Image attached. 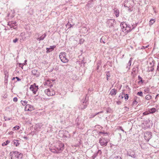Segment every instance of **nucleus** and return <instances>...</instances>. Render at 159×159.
Masks as SVG:
<instances>
[{"instance_id":"9","label":"nucleus","mask_w":159,"mask_h":159,"mask_svg":"<svg viewBox=\"0 0 159 159\" xmlns=\"http://www.w3.org/2000/svg\"><path fill=\"white\" fill-rule=\"evenodd\" d=\"M127 155L133 158H135L136 157L135 152L132 151L131 150L127 152Z\"/></svg>"},{"instance_id":"58","label":"nucleus","mask_w":159,"mask_h":159,"mask_svg":"<svg viewBox=\"0 0 159 159\" xmlns=\"http://www.w3.org/2000/svg\"><path fill=\"white\" fill-rule=\"evenodd\" d=\"M108 112H109V109H107L106 110V113H108Z\"/></svg>"},{"instance_id":"11","label":"nucleus","mask_w":159,"mask_h":159,"mask_svg":"<svg viewBox=\"0 0 159 159\" xmlns=\"http://www.w3.org/2000/svg\"><path fill=\"white\" fill-rule=\"evenodd\" d=\"M58 147L57 148L58 150L61 151L64 149V145L63 143L59 142L58 143Z\"/></svg>"},{"instance_id":"7","label":"nucleus","mask_w":159,"mask_h":159,"mask_svg":"<svg viewBox=\"0 0 159 159\" xmlns=\"http://www.w3.org/2000/svg\"><path fill=\"white\" fill-rule=\"evenodd\" d=\"M152 137V133L150 132H147L145 133L144 137L145 139L147 141H148Z\"/></svg>"},{"instance_id":"36","label":"nucleus","mask_w":159,"mask_h":159,"mask_svg":"<svg viewBox=\"0 0 159 159\" xmlns=\"http://www.w3.org/2000/svg\"><path fill=\"white\" fill-rule=\"evenodd\" d=\"M113 159H122L120 156H117L114 157Z\"/></svg>"},{"instance_id":"2","label":"nucleus","mask_w":159,"mask_h":159,"mask_svg":"<svg viewBox=\"0 0 159 159\" xmlns=\"http://www.w3.org/2000/svg\"><path fill=\"white\" fill-rule=\"evenodd\" d=\"M61 61L64 63H66L68 62V60L66 58V53L65 52H61L59 55Z\"/></svg>"},{"instance_id":"32","label":"nucleus","mask_w":159,"mask_h":159,"mask_svg":"<svg viewBox=\"0 0 159 159\" xmlns=\"http://www.w3.org/2000/svg\"><path fill=\"white\" fill-rule=\"evenodd\" d=\"M137 95L141 97L143 96V93L141 91H140L137 93Z\"/></svg>"},{"instance_id":"43","label":"nucleus","mask_w":159,"mask_h":159,"mask_svg":"<svg viewBox=\"0 0 159 159\" xmlns=\"http://www.w3.org/2000/svg\"><path fill=\"white\" fill-rule=\"evenodd\" d=\"M18 40V39L17 38H16L15 39L13 40V42L14 43H16Z\"/></svg>"},{"instance_id":"42","label":"nucleus","mask_w":159,"mask_h":159,"mask_svg":"<svg viewBox=\"0 0 159 159\" xmlns=\"http://www.w3.org/2000/svg\"><path fill=\"white\" fill-rule=\"evenodd\" d=\"M18 100V99L17 97H15L13 99V101L14 102H16Z\"/></svg>"},{"instance_id":"28","label":"nucleus","mask_w":159,"mask_h":159,"mask_svg":"<svg viewBox=\"0 0 159 159\" xmlns=\"http://www.w3.org/2000/svg\"><path fill=\"white\" fill-rule=\"evenodd\" d=\"M51 80H47L46 81L45 83V85H48L50 84L51 83Z\"/></svg>"},{"instance_id":"60","label":"nucleus","mask_w":159,"mask_h":159,"mask_svg":"<svg viewBox=\"0 0 159 159\" xmlns=\"http://www.w3.org/2000/svg\"><path fill=\"white\" fill-rule=\"evenodd\" d=\"M48 86H49L50 87H51L53 86V85L52 84H50L49 85H48Z\"/></svg>"},{"instance_id":"38","label":"nucleus","mask_w":159,"mask_h":159,"mask_svg":"<svg viewBox=\"0 0 159 159\" xmlns=\"http://www.w3.org/2000/svg\"><path fill=\"white\" fill-rule=\"evenodd\" d=\"M129 98V95L127 94H126L125 96V100H127Z\"/></svg>"},{"instance_id":"22","label":"nucleus","mask_w":159,"mask_h":159,"mask_svg":"<svg viewBox=\"0 0 159 159\" xmlns=\"http://www.w3.org/2000/svg\"><path fill=\"white\" fill-rule=\"evenodd\" d=\"M37 72H38L37 70L35 69H34V70H32V74L33 75H36V76H37L38 75L37 73Z\"/></svg>"},{"instance_id":"6","label":"nucleus","mask_w":159,"mask_h":159,"mask_svg":"<svg viewBox=\"0 0 159 159\" xmlns=\"http://www.w3.org/2000/svg\"><path fill=\"white\" fill-rule=\"evenodd\" d=\"M13 154L14 156L15 159H21L22 157V154L19 152L16 151L13 152Z\"/></svg>"},{"instance_id":"23","label":"nucleus","mask_w":159,"mask_h":159,"mask_svg":"<svg viewBox=\"0 0 159 159\" xmlns=\"http://www.w3.org/2000/svg\"><path fill=\"white\" fill-rule=\"evenodd\" d=\"M155 21L154 19H152L149 21V25H152Z\"/></svg>"},{"instance_id":"13","label":"nucleus","mask_w":159,"mask_h":159,"mask_svg":"<svg viewBox=\"0 0 159 159\" xmlns=\"http://www.w3.org/2000/svg\"><path fill=\"white\" fill-rule=\"evenodd\" d=\"M115 20L110 19L107 21V23L108 24L109 27H111L113 26L115 23Z\"/></svg>"},{"instance_id":"37","label":"nucleus","mask_w":159,"mask_h":159,"mask_svg":"<svg viewBox=\"0 0 159 159\" xmlns=\"http://www.w3.org/2000/svg\"><path fill=\"white\" fill-rule=\"evenodd\" d=\"M155 61L153 60L152 62L150 63V64L151 66H154Z\"/></svg>"},{"instance_id":"31","label":"nucleus","mask_w":159,"mask_h":159,"mask_svg":"<svg viewBox=\"0 0 159 159\" xmlns=\"http://www.w3.org/2000/svg\"><path fill=\"white\" fill-rule=\"evenodd\" d=\"M21 102L22 104L23 105H25L27 103V101L26 100H25L24 101H21Z\"/></svg>"},{"instance_id":"35","label":"nucleus","mask_w":159,"mask_h":159,"mask_svg":"<svg viewBox=\"0 0 159 159\" xmlns=\"http://www.w3.org/2000/svg\"><path fill=\"white\" fill-rule=\"evenodd\" d=\"M14 129L13 130H17L19 129L20 127L18 126H16L13 128Z\"/></svg>"},{"instance_id":"49","label":"nucleus","mask_w":159,"mask_h":159,"mask_svg":"<svg viewBox=\"0 0 159 159\" xmlns=\"http://www.w3.org/2000/svg\"><path fill=\"white\" fill-rule=\"evenodd\" d=\"M10 24H13V25H16V22L15 21L14 22H10Z\"/></svg>"},{"instance_id":"46","label":"nucleus","mask_w":159,"mask_h":159,"mask_svg":"<svg viewBox=\"0 0 159 159\" xmlns=\"http://www.w3.org/2000/svg\"><path fill=\"white\" fill-rule=\"evenodd\" d=\"M119 129H120V130H122L123 132H124V131L123 129L122 128V127L121 126H120L119 127Z\"/></svg>"},{"instance_id":"24","label":"nucleus","mask_w":159,"mask_h":159,"mask_svg":"<svg viewBox=\"0 0 159 159\" xmlns=\"http://www.w3.org/2000/svg\"><path fill=\"white\" fill-rule=\"evenodd\" d=\"M154 66H151V67H148V72L152 71L154 70Z\"/></svg>"},{"instance_id":"16","label":"nucleus","mask_w":159,"mask_h":159,"mask_svg":"<svg viewBox=\"0 0 159 159\" xmlns=\"http://www.w3.org/2000/svg\"><path fill=\"white\" fill-rule=\"evenodd\" d=\"M117 93L116 90L114 89H112L110 91V94L112 95H116Z\"/></svg>"},{"instance_id":"33","label":"nucleus","mask_w":159,"mask_h":159,"mask_svg":"<svg viewBox=\"0 0 159 159\" xmlns=\"http://www.w3.org/2000/svg\"><path fill=\"white\" fill-rule=\"evenodd\" d=\"M56 47V46L55 45H53L52 46H50V47L49 48L51 50V51L53 50L54 48Z\"/></svg>"},{"instance_id":"4","label":"nucleus","mask_w":159,"mask_h":159,"mask_svg":"<svg viewBox=\"0 0 159 159\" xmlns=\"http://www.w3.org/2000/svg\"><path fill=\"white\" fill-rule=\"evenodd\" d=\"M86 98L84 99H83V101L82 103L80 105L79 107L80 109L81 110H83L85 109L87 106L88 103L87 102L85 101Z\"/></svg>"},{"instance_id":"15","label":"nucleus","mask_w":159,"mask_h":159,"mask_svg":"<svg viewBox=\"0 0 159 159\" xmlns=\"http://www.w3.org/2000/svg\"><path fill=\"white\" fill-rule=\"evenodd\" d=\"M114 14H115L116 17H118L119 16V11L117 8H115L114 9Z\"/></svg>"},{"instance_id":"26","label":"nucleus","mask_w":159,"mask_h":159,"mask_svg":"<svg viewBox=\"0 0 159 159\" xmlns=\"http://www.w3.org/2000/svg\"><path fill=\"white\" fill-rule=\"evenodd\" d=\"M156 109L155 108H152L150 109L149 112L151 113H153L156 111Z\"/></svg>"},{"instance_id":"30","label":"nucleus","mask_w":159,"mask_h":159,"mask_svg":"<svg viewBox=\"0 0 159 159\" xmlns=\"http://www.w3.org/2000/svg\"><path fill=\"white\" fill-rule=\"evenodd\" d=\"M26 62H27V60H25V62L24 63H23V64H22V63H20V66H19L20 67H21V66H21V68L22 69H23V66H24V65H25L26 64Z\"/></svg>"},{"instance_id":"12","label":"nucleus","mask_w":159,"mask_h":159,"mask_svg":"<svg viewBox=\"0 0 159 159\" xmlns=\"http://www.w3.org/2000/svg\"><path fill=\"white\" fill-rule=\"evenodd\" d=\"M120 26L121 27L122 31L125 33H126V24L124 22H123L120 23Z\"/></svg>"},{"instance_id":"29","label":"nucleus","mask_w":159,"mask_h":159,"mask_svg":"<svg viewBox=\"0 0 159 159\" xmlns=\"http://www.w3.org/2000/svg\"><path fill=\"white\" fill-rule=\"evenodd\" d=\"M47 35V34L46 33H44V34L42 35L40 37V38H41V40H43L44 38H45Z\"/></svg>"},{"instance_id":"8","label":"nucleus","mask_w":159,"mask_h":159,"mask_svg":"<svg viewBox=\"0 0 159 159\" xmlns=\"http://www.w3.org/2000/svg\"><path fill=\"white\" fill-rule=\"evenodd\" d=\"M44 93L45 94L47 95L48 96H51L54 95L55 94V92L52 90H51L49 89H47L44 90Z\"/></svg>"},{"instance_id":"41","label":"nucleus","mask_w":159,"mask_h":159,"mask_svg":"<svg viewBox=\"0 0 159 159\" xmlns=\"http://www.w3.org/2000/svg\"><path fill=\"white\" fill-rule=\"evenodd\" d=\"M138 102H137L136 101L134 100V101L133 102V105H136L137 104Z\"/></svg>"},{"instance_id":"3","label":"nucleus","mask_w":159,"mask_h":159,"mask_svg":"<svg viewBox=\"0 0 159 159\" xmlns=\"http://www.w3.org/2000/svg\"><path fill=\"white\" fill-rule=\"evenodd\" d=\"M108 142L104 137H102L99 139V143L102 146H106Z\"/></svg>"},{"instance_id":"50","label":"nucleus","mask_w":159,"mask_h":159,"mask_svg":"<svg viewBox=\"0 0 159 159\" xmlns=\"http://www.w3.org/2000/svg\"><path fill=\"white\" fill-rule=\"evenodd\" d=\"M15 79H17V81H20L21 80V79H20L19 77H16Z\"/></svg>"},{"instance_id":"53","label":"nucleus","mask_w":159,"mask_h":159,"mask_svg":"<svg viewBox=\"0 0 159 159\" xmlns=\"http://www.w3.org/2000/svg\"><path fill=\"white\" fill-rule=\"evenodd\" d=\"M117 103L118 104H120L121 103V102L120 101H118L117 102Z\"/></svg>"},{"instance_id":"57","label":"nucleus","mask_w":159,"mask_h":159,"mask_svg":"<svg viewBox=\"0 0 159 159\" xmlns=\"http://www.w3.org/2000/svg\"><path fill=\"white\" fill-rule=\"evenodd\" d=\"M10 143V142L8 141V140H7V141H6V144H7L8 143Z\"/></svg>"},{"instance_id":"59","label":"nucleus","mask_w":159,"mask_h":159,"mask_svg":"<svg viewBox=\"0 0 159 159\" xmlns=\"http://www.w3.org/2000/svg\"><path fill=\"white\" fill-rule=\"evenodd\" d=\"M24 139H26V140H27L28 139V138L26 137H24Z\"/></svg>"},{"instance_id":"48","label":"nucleus","mask_w":159,"mask_h":159,"mask_svg":"<svg viewBox=\"0 0 159 159\" xmlns=\"http://www.w3.org/2000/svg\"><path fill=\"white\" fill-rule=\"evenodd\" d=\"M148 47V46H146V47H144V46H143V47H142V49H145V48H147Z\"/></svg>"},{"instance_id":"34","label":"nucleus","mask_w":159,"mask_h":159,"mask_svg":"<svg viewBox=\"0 0 159 159\" xmlns=\"http://www.w3.org/2000/svg\"><path fill=\"white\" fill-rule=\"evenodd\" d=\"M131 28L132 30L134 29L136 26V24H133L131 25H130Z\"/></svg>"},{"instance_id":"27","label":"nucleus","mask_w":159,"mask_h":159,"mask_svg":"<svg viewBox=\"0 0 159 159\" xmlns=\"http://www.w3.org/2000/svg\"><path fill=\"white\" fill-rule=\"evenodd\" d=\"M152 98V96L149 94L147 95L145 97V99L147 100H149Z\"/></svg>"},{"instance_id":"1","label":"nucleus","mask_w":159,"mask_h":159,"mask_svg":"<svg viewBox=\"0 0 159 159\" xmlns=\"http://www.w3.org/2000/svg\"><path fill=\"white\" fill-rule=\"evenodd\" d=\"M134 5L133 0H125L124 3L125 7L129 8V10H131V8Z\"/></svg>"},{"instance_id":"39","label":"nucleus","mask_w":159,"mask_h":159,"mask_svg":"<svg viewBox=\"0 0 159 159\" xmlns=\"http://www.w3.org/2000/svg\"><path fill=\"white\" fill-rule=\"evenodd\" d=\"M138 79L140 80V81L139 82V83L140 82H143L142 79L140 76H138Z\"/></svg>"},{"instance_id":"51","label":"nucleus","mask_w":159,"mask_h":159,"mask_svg":"<svg viewBox=\"0 0 159 159\" xmlns=\"http://www.w3.org/2000/svg\"><path fill=\"white\" fill-rule=\"evenodd\" d=\"M102 153V152L101 150H98V153H99L100 154H101Z\"/></svg>"},{"instance_id":"18","label":"nucleus","mask_w":159,"mask_h":159,"mask_svg":"<svg viewBox=\"0 0 159 159\" xmlns=\"http://www.w3.org/2000/svg\"><path fill=\"white\" fill-rule=\"evenodd\" d=\"M106 40L107 37H102L100 39V42L101 43H105L106 42Z\"/></svg>"},{"instance_id":"62","label":"nucleus","mask_w":159,"mask_h":159,"mask_svg":"<svg viewBox=\"0 0 159 159\" xmlns=\"http://www.w3.org/2000/svg\"><path fill=\"white\" fill-rule=\"evenodd\" d=\"M107 77H110V75H109V74H107Z\"/></svg>"},{"instance_id":"40","label":"nucleus","mask_w":159,"mask_h":159,"mask_svg":"<svg viewBox=\"0 0 159 159\" xmlns=\"http://www.w3.org/2000/svg\"><path fill=\"white\" fill-rule=\"evenodd\" d=\"M100 133L101 134H106L107 136H108V133H107V132L105 133V132H100Z\"/></svg>"},{"instance_id":"55","label":"nucleus","mask_w":159,"mask_h":159,"mask_svg":"<svg viewBox=\"0 0 159 159\" xmlns=\"http://www.w3.org/2000/svg\"><path fill=\"white\" fill-rule=\"evenodd\" d=\"M37 39L39 41L42 40H41V39L40 37L37 38Z\"/></svg>"},{"instance_id":"19","label":"nucleus","mask_w":159,"mask_h":159,"mask_svg":"<svg viewBox=\"0 0 159 159\" xmlns=\"http://www.w3.org/2000/svg\"><path fill=\"white\" fill-rule=\"evenodd\" d=\"M132 59V58H131L130 59L129 61L128 65L126 66V68L127 70H128L130 69V66L131 64Z\"/></svg>"},{"instance_id":"14","label":"nucleus","mask_w":159,"mask_h":159,"mask_svg":"<svg viewBox=\"0 0 159 159\" xmlns=\"http://www.w3.org/2000/svg\"><path fill=\"white\" fill-rule=\"evenodd\" d=\"M130 25L126 24V33H128L131 31L132 29Z\"/></svg>"},{"instance_id":"10","label":"nucleus","mask_w":159,"mask_h":159,"mask_svg":"<svg viewBox=\"0 0 159 159\" xmlns=\"http://www.w3.org/2000/svg\"><path fill=\"white\" fill-rule=\"evenodd\" d=\"M34 108L32 106L28 104L26 105L25 109V111H31L34 110Z\"/></svg>"},{"instance_id":"56","label":"nucleus","mask_w":159,"mask_h":159,"mask_svg":"<svg viewBox=\"0 0 159 159\" xmlns=\"http://www.w3.org/2000/svg\"><path fill=\"white\" fill-rule=\"evenodd\" d=\"M159 95V94H157L155 97V99H156V101H157V97H158V96Z\"/></svg>"},{"instance_id":"44","label":"nucleus","mask_w":159,"mask_h":159,"mask_svg":"<svg viewBox=\"0 0 159 159\" xmlns=\"http://www.w3.org/2000/svg\"><path fill=\"white\" fill-rule=\"evenodd\" d=\"M46 50H47V52H49L51 51V50L49 48H46Z\"/></svg>"},{"instance_id":"63","label":"nucleus","mask_w":159,"mask_h":159,"mask_svg":"<svg viewBox=\"0 0 159 159\" xmlns=\"http://www.w3.org/2000/svg\"><path fill=\"white\" fill-rule=\"evenodd\" d=\"M83 63L84 64V61H83V60H82V61H81V64H82V63Z\"/></svg>"},{"instance_id":"52","label":"nucleus","mask_w":159,"mask_h":159,"mask_svg":"<svg viewBox=\"0 0 159 159\" xmlns=\"http://www.w3.org/2000/svg\"><path fill=\"white\" fill-rule=\"evenodd\" d=\"M157 70L158 71L159 70V61L158 64L157 66Z\"/></svg>"},{"instance_id":"17","label":"nucleus","mask_w":159,"mask_h":159,"mask_svg":"<svg viewBox=\"0 0 159 159\" xmlns=\"http://www.w3.org/2000/svg\"><path fill=\"white\" fill-rule=\"evenodd\" d=\"M7 25L10 26V28H13L14 29H16L17 28L16 25H15L13 24H10L9 22L8 23Z\"/></svg>"},{"instance_id":"25","label":"nucleus","mask_w":159,"mask_h":159,"mask_svg":"<svg viewBox=\"0 0 159 159\" xmlns=\"http://www.w3.org/2000/svg\"><path fill=\"white\" fill-rule=\"evenodd\" d=\"M14 144L16 146L19 145V143H18V140H14L13 141Z\"/></svg>"},{"instance_id":"45","label":"nucleus","mask_w":159,"mask_h":159,"mask_svg":"<svg viewBox=\"0 0 159 159\" xmlns=\"http://www.w3.org/2000/svg\"><path fill=\"white\" fill-rule=\"evenodd\" d=\"M98 154L97 153H96V154H94V155H93V159L95 158L96 156H97V155Z\"/></svg>"},{"instance_id":"64","label":"nucleus","mask_w":159,"mask_h":159,"mask_svg":"<svg viewBox=\"0 0 159 159\" xmlns=\"http://www.w3.org/2000/svg\"><path fill=\"white\" fill-rule=\"evenodd\" d=\"M24 33H21V34H20V35H21V36H23V35H24Z\"/></svg>"},{"instance_id":"61","label":"nucleus","mask_w":159,"mask_h":159,"mask_svg":"<svg viewBox=\"0 0 159 159\" xmlns=\"http://www.w3.org/2000/svg\"><path fill=\"white\" fill-rule=\"evenodd\" d=\"M70 27L69 28H71V27H72V26L73 25H71V24H70Z\"/></svg>"},{"instance_id":"21","label":"nucleus","mask_w":159,"mask_h":159,"mask_svg":"<svg viewBox=\"0 0 159 159\" xmlns=\"http://www.w3.org/2000/svg\"><path fill=\"white\" fill-rule=\"evenodd\" d=\"M103 112V111H101L100 112H98V113H97L94 114H91V115H90V118H93L97 115L100 113H102Z\"/></svg>"},{"instance_id":"5","label":"nucleus","mask_w":159,"mask_h":159,"mask_svg":"<svg viewBox=\"0 0 159 159\" xmlns=\"http://www.w3.org/2000/svg\"><path fill=\"white\" fill-rule=\"evenodd\" d=\"M35 84L34 83L33 84L31 85L30 88V89L33 92L34 94H36L39 89L38 86H36Z\"/></svg>"},{"instance_id":"20","label":"nucleus","mask_w":159,"mask_h":159,"mask_svg":"<svg viewBox=\"0 0 159 159\" xmlns=\"http://www.w3.org/2000/svg\"><path fill=\"white\" fill-rule=\"evenodd\" d=\"M137 73V69L136 68H133L131 72V75H134Z\"/></svg>"},{"instance_id":"47","label":"nucleus","mask_w":159,"mask_h":159,"mask_svg":"<svg viewBox=\"0 0 159 159\" xmlns=\"http://www.w3.org/2000/svg\"><path fill=\"white\" fill-rule=\"evenodd\" d=\"M4 119L5 120H9L10 119V118H8L7 117H4Z\"/></svg>"},{"instance_id":"54","label":"nucleus","mask_w":159,"mask_h":159,"mask_svg":"<svg viewBox=\"0 0 159 159\" xmlns=\"http://www.w3.org/2000/svg\"><path fill=\"white\" fill-rule=\"evenodd\" d=\"M7 145V144H6L5 143H3L2 144V146H4L5 145Z\"/></svg>"}]
</instances>
